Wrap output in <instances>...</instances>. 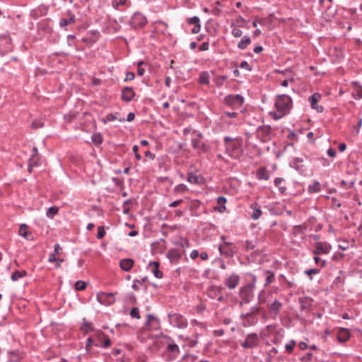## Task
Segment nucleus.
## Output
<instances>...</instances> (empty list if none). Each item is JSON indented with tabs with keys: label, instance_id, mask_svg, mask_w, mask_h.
<instances>
[{
	"label": "nucleus",
	"instance_id": "1",
	"mask_svg": "<svg viewBox=\"0 0 362 362\" xmlns=\"http://www.w3.org/2000/svg\"><path fill=\"white\" fill-rule=\"evenodd\" d=\"M225 153L233 159H239L244 153L243 139L241 137L232 138L226 136L223 138Z\"/></svg>",
	"mask_w": 362,
	"mask_h": 362
},
{
	"label": "nucleus",
	"instance_id": "2",
	"mask_svg": "<svg viewBox=\"0 0 362 362\" xmlns=\"http://www.w3.org/2000/svg\"><path fill=\"white\" fill-rule=\"evenodd\" d=\"M256 281V276L252 275V281L240 288L239 296L240 298V301L239 302V305L240 306L243 304H247L253 300Z\"/></svg>",
	"mask_w": 362,
	"mask_h": 362
},
{
	"label": "nucleus",
	"instance_id": "3",
	"mask_svg": "<svg viewBox=\"0 0 362 362\" xmlns=\"http://www.w3.org/2000/svg\"><path fill=\"white\" fill-rule=\"evenodd\" d=\"M293 101L288 95H278L275 101V107L279 112L288 114L292 108Z\"/></svg>",
	"mask_w": 362,
	"mask_h": 362
},
{
	"label": "nucleus",
	"instance_id": "4",
	"mask_svg": "<svg viewBox=\"0 0 362 362\" xmlns=\"http://www.w3.org/2000/svg\"><path fill=\"white\" fill-rule=\"evenodd\" d=\"M193 136L192 138V146L194 150H197L199 152H202L206 153L209 151L210 146L203 141L202 139H203V134L200 132L194 130L193 131Z\"/></svg>",
	"mask_w": 362,
	"mask_h": 362
},
{
	"label": "nucleus",
	"instance_id": "5",
	"mask_svg": "<svg viewBox=\"0 0 362 362\" xmlns=\"http://www.w3.org/2000/svg\"><path fill=\"white\" fill-rule=\"evenodd\" d=\"M244 98L240 94H230L223 98V103L226 105L233 109L240 108L244 103Z\"/></svg>",
	"mask_w": 362,
	"mask_h": 362
},
{
	"label": "nucleus",
	"instance_id": "6",
	"mask_svg": "<svg viewBox=\"0 0 362 362\" xmlns=\"http://www.w3.org/2000/svg\"><path fill=\"white\" fill-rule=\"evenodd\" d=\"M147 23V18L140 12L134 13L129 21V25L134 30L144 28Z\"/></svg>",
	"mask_w": 362,
	"mask_h": 362
},
{
	"label": "nucleus",
	"instance_id": "7",
	"mask_svg": "<svg viewBox=\"0 0 362 362\" xmlns=\"http://www.w3.org/2000/svg\"><path fill=\"white\" fill-rule=\"evenodd\" d=\"M168 316L170 324L175 327L185 329L188 325L186 317L179 313H169Z\"/></svg>",
	"mask_w": 362,
	"mask_h": 362
},
{
	"label": "nucleus",
	"instance_id": "8",
	"mask_svg": "<svg viewBox=\"0 0 362 362\" xmlns=\"http://www.w3.org/2000/svg\"><path fill=\"white\" fill-rule=\"evenodd\" d=\"M259 344V339L257 333H250L246 335L245 339L240 345L244 349H254Z\"/></svg>",
	"mask_w": 362,
	"mask_h": 362
},
{
	"label": "nucleus",
	"instance_id": "9",
	"mask_svg": "<svg viewBox=\"0 0 362 362\" xmlns=\"http://www.w3.org/2000/svg\"><path fill=\"white\" fill-rule=\"evenodd\" d=\"M218 251L222 256L226 258L233 257L235 253V250L231 242H224V243L219 244Z\"/></svg>",
	"mask_w": 362,
	"mask_h": 362
},
{
	"label": "nucleus",
	"instance_id": "10",
	"mask_svg": "<svg viewBox=\"0 0 362 362\" xmlns=\"http://www.w3.org/2000/svg\"><path fill=\"white\" fill-rule=\"evenodd\" d=\"M290 167L294 168L302 175H307L308 168L303 164V159L301 158H294L289 163Z\"/></svg>",
	"mask_w": 362,
	"mask_h": 362
},
{
	"label": "nucleus",
	"instance_id": "11",
	"mask_svg": "<svg viewBox=\"0 0 362 362\" xmlns=\"http://www.w3.org/2000/svg\"><path fill=\"white\" fill-rule=\"evenodd\" d=\"M96 298L98 302L104 305H110L115 303L114 294L112 293L99 292Z\"/></svg>",
	"mask_w": 362,
	"mask_h": 362
},
{
	"label": "nucleus",
	"instance_id": "12",
	"mask_svg": "<svg viewBox=\"0 0 362 362\" xmlns=\"http://www.w3.org/2000/svg\"><path fill=\"white\" fill-rule=\"evenodd\" d=\"M271 133L272 129L269 125L259 126L257 128V136L263 141L271 139Z\"/></svg>",
	"mask_w": 362,
	"mask_h": 362
},
{
	"label": "nucleus",
	"instance_id": "13",
	"mask_svg": "<svg viewBox=\"0 0 362 362\" xmlns=\"http://www.w3.org/2000/svg\"><path fill=\"white\" fill-rule=\"evenodd\" d=\"M321 94L319 93H315L308 98V101L312 109L315 110L317 112H322L324 110L322 106L317 105V103L321 99Z\"/></svg>",
	"mask_w": 362,
	"mask_h": 362
},
{
	"label": "nucleus",
	"instance_id": "14",
	"mask_svg": "<svg viewBox=\"0 0 362 362\" xmlns=\"http://www.w3.org/2000/svg\"><path fill=\"white\" fill-rule=\"evenodd\" d=\"M240 318L243 320L245 326L255 325L258 321L257 315L250 312L241 313Z\"/></svg>",
	"mask_w": 362,
	"mask_h": 362
},
{
	"label": "nucleus",
	"instance_id": "15",
	"mask_svg": "<svg viewBox=\"0 0 362 362\" xmlns=\"http://www.w3.org/2000/svg\"><path fill=\"white\" fill-rule=\"evenodd\" d=\"M100 37V33L97 30H90L87 33V36L83 37L81 41L88 44L89 45H92L95 43Z\"/></svg>",
	"mask_w": 362,
	"mask_h": 362
},
{
	"label": "nucleus",
	"instance_id": "16",
	"mask_svg": "<svg viewBox=\"0 0 362 362\" xmlns=\"http://www.w3.org/2000/svg\"><path fill=\"white\" fill-rule=\"evenodd\" d=\"M331 250V245L325 242H317L315 243V248L313 254L319 255L322 254H328Z\"/></svg>",
	"mask_w": 362,
	"mask_h": 362
},
{
	"label": "nucleus",
	"instance_id": "17",
	"mask_svg": "<svg viewBox=\"0 0 362 362\" xmlns=\"http://www.w3.org/2000/svg\"><path fill=\"white\" fill-rule=\"evenodd\" d=\"M239 281V276L236 274H232L228 278L226 279L224 284L228 288L232 290L234 289L238 285Z\"/></svg>",
	"mask_w": 362,
	"mask_h": 362
},
{
	"label": "nucleus",
	"instance_id": "18",
	"mask_svg": "<svg viewBox=\"0 0 362 362\" xmlns=\"http://www.w3.org/2000/svg\"><path fill=\"white\" fill-rule=\"evenodd\" d=\"M135 96V92L132 87L126 86L122 88L121 98L127 103H129Z\"/></svg>",
	"mask_w": 362,
	"mask_h": 362
},
{
	"label": "nucleus",
	"instance_id": "19",
	"mask_svg": "<svg viewBox=\"0 0 362 362\" xmlns=\"http://www.w3.org/2000/svg\"><path fill=\"white\" fill-rule=\"evenodd\" d=\"M182 255L178 249H170L167 254V257L171 263L177 264L181 259Z\"/></svg>",
	"mask_w": 362,
	"mask_h": 362
},
{
	"label": "nucleus",
	"instance_id": "20",
	"mask_svg": "<svg viewBox=\"0 0 362 362\" xmlns=\"http://www.w3.org/2000/svg\"><path fill=\"white\" fill-rule=\"evenodd\" d=\"M268 308L273 315V317L275 318L280 313L282 303L279 300L275 299L272 303L268 304Z\"/></svg>",
	"mask_w": 362,
	"mask_h": 362
},
{
	"label": "nucleus",
	"instance_id": "21",
	"mask_svg": "<svg viewBox=\"0 0 362 362\" xmlns=\"http://www.w3.org/2000/svg\"><path fill=\"white\" fill-rule=\"evenodd\" d=\"M250 209L252 211L250 217L253 220H257L262 216L261 206L257 202H253L250 204Z\"/></svg>",
	"mask_w": 362,
	"mask_h": 362
},
{
	"label": "nucleus",
	"instance_id": "22",
	"mask_svg": "<svg viewBox=\"0 0 362 362\" xmlns=\"http://www.w3.org/2000/svg\"><path fill=\"white\" fill-rule=\"evenodd\" d=\"M37 30L42 31L45 34L51 33L52 32V28L49 25V19L46 18L40 21L37 23Z\"/></svg>",
	"mask_w": 362,
	"mask_h": 362
},
{
	"label": "nucleus",
	"instance_id": "23",
	"mask_svg": "<svg viewBox=\"0 0 362 362\" xmlns=\"http://www.w3.org/2000/svg\"><path fill=\"white\" fill-rule=\"evenodd\" d=\"M172 342L168 343L167 345L166 349L168 352L171 354V359H175L180 354L179 346L170 338Z\"/></svg>",
	"mask_w": 362,
	"mask_h": 362
},
{
	"label": "nucleus",
	"instance_id": "24",
	"mask_svg": "<svg viewBox=\"0 0 362 362\" xmlns=\"http://www.w3.org/2000/svg\"><path fill=\"white\" fill-rule=\"evenodd\" d=\"M350 332L346 328H340L337 334V339L341 343L347 341L350 339Z\"/></svg>",
	"mask_w": 362,
	"mask_h": 362
},
{
	"label": "nucleus",
	"instance_id": "25",
	"mask_svg": "<svg viewBox=\"0 0 362 362\" xmlns=\"http://www.w3.org/2000/svg\"><path fill=\"white\" fill-rule=\"evenodd\" d=\"M147 318L148 320L145 324L146 327L153 329H156L159 326L160 320L156 316L151 314H148Z\"/></svg>",
	"mask_w": 362,
	"mask_h": 362
},
{
	"label": "nucleus",
	"instance_id": "26",
	"mask_svg": "<svg viewBox=\"0 0 362 362\" xmlns=\"http://www.w3.org/2000/svg\"><path fill=\"white\" fill-rule=\"evenodd\" d=\"M223 289L222 286H211L207 290V296L211 299H216L220 292H222Z\"/></svg>",
	"mask_w": 362,
	"mask_h": 362
},
{
	"label": "nucleus",
	"instance_id": "27",
	"mask_svg": "<svg viewBox=\"0 0 362 362\" xmlns=\"http://www.w3.org/2000/svg\"><path fill=\"white\" fill-rule=\"evenodd\" d=\"M67 16H69V19L62 18L59 21V26L61 28H64L69 24H72V23H75V21H76L75 15L74 13H72L71 11L69 10L67 11Z\"/></svg>",
	"mask_w": 362,
	"mask_h": 362
},
{
	"label": "nucleus",
	"instance_id": "28",
	"mask_svg": "<svg viewBox=\"0 0 362 362\" xmlns=\"http://www.w3.org/2000/svg\"><path fill=\"white\" fill-rule=\"evenodd\" d=\"M133 259L130 258L123 259L119 262L120 268L125 272H129L134 265Z\"/></svg>",
	"mask_w": 362,
	"mask_h": 362
},
{
	"label": "nucleus",
	"instance_id": "29",
	"mask_svg": "<svg viewBox=\"0 0 362 362\" xmlns=\"http://www.w3.org/2000/svg\"><path fill=\"white\" fill-rule=\"evenodd\" d=\"M148 267H151L152 273L154 274L155 277L158 279L162 278L163 273L159 270V263L158 262H150Z\"/></svg>",
	"mask_w": 362,
	"mask_h": 362
},
{
	"label": "nucleus",
	"instance_id": "30",
	"mask_svg": "<svg viewBox=\"0 0 362 362\" xmlns=\"http://www.w3.org/2000/svg\"><path fill=\"white\" fill-rule=\"evenodd\" d=\"M81 330L84 333L87 334L88 332H93L94 330L93 324L88 321L85 317L82 319V324L81 325Z\"/></svg>",
	"mask_w": 362,
	"mask_h": 362
},
{
	"label": "nucleus",
	"instance_id": "31",
	"mask_svg": "<svg viewBox=\"0 0 362 362\" xmlns=\"http://www.w3.org/2000/svg\"><path fill=\"white\" fill-rule=\"evenodd\" d=\"M27 228L28 226L25 223L21 224L19 228V235L27 240H30L32 233L31 232L27 230Z\"/></svg>",
	"mask_w": 362,
	"mask_h": 362
},
{
	"label": "nucleus",
	"instance_id": "32",
	"mask_svg": "<svg viewBox=\"0 0 362 362\" xmlns=\"http://www.w3.org/2000/svg\"><path fill=\"white\" fill-rule=\"evenodd\" d=\"M320 184L317 180L313 181V182L311 185H310L308 187V192L310 194L317 193L320 192Z\"/></svg>",
	"mask_w": 362,
	"mask_h": 362
},
{
	"label": "nucleus",
	"instance_id": "33",
	"mask_svg": "<svg viewBox=\"0 0 362 362\" xmlns=\"http://www.w3.org/2000/svg\"><path fill=\"white\" fill-rule=\"evenodd\" d=\"M264 274L266 276L264 286H267L273 283L274 281V272L271 270H266L264 271Z\"/></svg>",
	"mask_w": 362,
	"mask_h": 362
},
{
	"label": "nucleus",
	"instance_id": "34",
	"mask_svg": "<svg viewBox=\"0 0 362 362\" xmlns=\"http://www.w3.org/2000/svg\"><path fill=\"white\" fill-rule=\"evenodd\" d=\"M251 39L248 35H245L238 42V47L240 49H245L250 44Z\"/></svg>",
	"mask_w": 362,
	"mask_h": 362
},
{
	"label": "nucleus",
	"instance_id": "35",
	"mask_svg": "<svg viewBox=\"0 0 362 362\" xmlns=\"http://www.w3.org/2000/svg\"><path fill=\"white\" fill-rule=\"evenodd\" d=\"M27 275V272L25 270L18 271L16 270L11 274V279L13 281H16L21 278H23Z\"/></svg>",
	"mask_w": 362,
	"mask_h": 362
},
{
	"label": "nucleus",
	"instance_id": "36",
	"mask_svg": "<svg viewBox=\"0 0 362 362\" xmlns=\"http://www.w3.org/2000/svg\"><path fill=\"white\" fill-rule=\"evenodd\" d=\"M209 78V74L207 71H202L199 74V82L201 84L209 85L210 83Z\"/></svg>",
	"mask_w": 362,
	"mask_h": 362
},
{
	"label": "nucleus",
	"instance_id": "37",
	"mask_svg": "<svg viewBox=\"0 0 362 362\" xmlns=\"http://www.w3.org/2000/svg\"><path fill=\"white\" fill-rule=\"evenodd\" d=\"M284 181L282 177H276L274 179V185L279 188V191L281 194H284L286 191V187L284 186H281V183Z\"/></svg>",
	"mask_w": 362,
	"mask_h": 362
},
{
	"label": "nucleus",
	"instance_id": "38",
	"mask_svg": "<svg viewBox=\"0 0 362 362\" xmlns=\"http://www.w3.org/2000/svg\"><path fill=\"white\" fill-rule=\"evenodd\" d=\"M187 181L192 184H200L202 182L200 181V177L197 175H194L193 173L190 172L188 173Z\"/></svg>",
	"mask_w": 362,
	"mask_h": 362
},
{
	"label": "nucleus",
	"instance_id": "39",
	"mask_svg": "<svg viewBox=\"0 0 362 362\" xmlns=\"http://www.w3.org/2000/svg\"><path fill=\"white\" fill-rule=\"evenodd\" d=\"M227 78L228 77L226 75L216 76L214 78V83L217 87H221Z\"/></svg>",
	"mask_w": 362,
	"mask_h": 362
},
{
	"label": "nucleus",
	"instance_id": "40",
	"mask_svg": "<svg viewBox=\"0 0 362 362\" xmlns=\"http://www.w3.org/2000/svg\"><path fill=\"white\" fill-rule=\"evenodd\" d=\"M257 240H246L245 241V249L247 252H249V251H251V250H253L256 245H257Z\"/></svg>",
	"mask_w": 362,
	"mask_h": 362
},
{
	"label": "nucleus",
	"instance_id": "41",
	"mask_svg": "<svg viewBox=\"0 0 362 362\" xmlns=\"http://www.w3.org/2000/svg\"><path fill=\"white\" fill-rule=\"evenodd\" d=\"M59 212V208L56 206H51L47 209L46 216L48 218H53Z\"/></svg>",
	"mask_w": 362,
	"mask_h": 362
},
{
	"label": "nucleus",
	"instance_id": "42",
	"mask_svg": "<svg viewBox=\"0 0 362 362\" xmlns=\"http://www.w3.org/2000/svg\"><path fill=\"white\" fill-rule=\"evenodd\" d=\"M147 280H148V277L147 276H144L141 279H135L133 281V284L132 286V288L134 291H139V284L141 285L143 283L146 282Z\"/></svg>",
	"mask_w": 362,
	"mask_h": 362
},
{
	"label": "nucleus",
	"instance_id": "43",
	"mask_svg": "<svg viewBox=\"0 0 362 362\" xmlns=\"http://www.w3.org/2000/svg\"><path fill=\"white\" fill-rule=\"evenodd\" d=\"M115 120H119V122H124L125 119L123 118V119H118L117 117L116 116V115H114V114H108L106 115L105 118L103 119V122L104 123H107V122H113Z\"/></svg>",
	"mask_w": 362,
	"mask_h": 362
},
{
	"label": "nucleus",
	"instance_id": "44",
	"mask_svg": "<svg viewBox=\"0 0 362 362\" xmlns=\"http://www.w3.org/2000/svg\"><path fill=\"white\" fill-rule=\"evenodd\" d=\"M296 344V342L293 339H291V341H289V342L286 344V345H285L286 351L288 354H292L294 350Z\"/></svg>",
	"mask_w": 362,
	"mask_h": 362
},
{
	"label": "nucleus",
	"instance_id": "45",
	"mask_svg": "<svg viewBox=\"0 0 362 362\" xmlns=\"http://www.w3.org/2000/svg\"><path fill=\"white\" fill-rule=\"evenodd\" d=\"M353 97L356 100H360L362 98V87L356 86L353 92Z\"/></svg>",
	"mask_w": 362,
	"mask_h": 362
},
{
	"label": "nucleus",
	"instance_id": "46",
	"mask_svg": "<svg viewBox=\"0 0 362 362\" xmlns=\"http://www.w3.org/2000/svg\"><path fill=\"white\" fill-rule=\"evenodd\" d=\"M174 191L177 193H184L188 191V188L185 184H179L175 187Z\"/></svg>",
	"mask_w": 362,
	"mask_h": 362
},
{
	"label": "nucleus",
	"instance_id": "47",
	"mask_svg": "<svg viewBox=\"0 0 362 362\" xmlns=\"http://www.w3.org/2000/svg\"><path fill=\"white\" fill-rule=\"evenodd\" d=\"M145 64V62L144 61H139L137 63V74L139 76H142L145 73V69L143 68V65Z\"/></svg>",
	"mask_w": 362,
	"mask_h": 362
},
{
	"label": "nucleus",
	"instance_id": "48",
	"mask_svg": "<svg viewBox=\"0 0 362 362\" xmlns=\"http://www.w3.org/2000/svg\"><path fill=\"white\" fill-rule=\"evenodd\" d=\"M86 288V284L85 281L78 280L75 283V289L76 291H83Z\"/></svg>",
	"mask_w": 362,
	"mask_h": 362
},
{
	"label": "nucleus",
	"instance_id": "49",
	"mask_svg": "<svg viewBox=\"0 0 362 362\" xmlns=\"http://www.w3.org/2000/svg\"><path fill=\"white\" fill-rule=\"evenodd\" d=\"M130 316L132 318L139 319L140 314H139V309L137 307L133 308L130 311Z\"/></svg>",
	"mask_w": 362,
	"mask_h": 362
},
{
	"label": "nucleus",
	"instance_id": "50",
	"mask_svg": "<svg viewBox=\"0 0 362 362\" xmlns=\"http://www.w3.org/2000/svg\"><path fill=\"white\" fill-rule=\"evenodd\" d=\"M127 0H113L112 1V6L115 8L118 9L119 6H124L126 4Z\"/></svg>",
	"mask_w": 362,
	"mask_h": 362
},
{
	"label": "nucleus",
	"instance_id": "51",
	"mask_svg": "<svg viewBox=\"0 0 362 362\" xmlns=\"http://www.w3.org/2000/svg\"><path fill=\"white\" fill-rule=\"evenodd\" d=\"M313 355L311 352L307 353L305 356L300 358V362H310L313 359Z\"/></svg>",
	"mask_w": 362,
	"mask_h": 362
},
{
	"label": "nucleus",
	"instance_id": "52",
	"mask_svg": "<svg viewBox=\"0 0 362 362\" xmlns=\"http://www.w3.org/2000/svg\"><path fill=\"white\" fill-rule=\"evenodd\" d=\"M187 23L189 25H194L198 24L200 23V20L199 17L197 16H193L192 18H189L187 19Z\"/></svg>",
	"mask_w": 362,
	"mask_h": 362
},
{
	"label": "nucleus",
	"instance_id": "53",
	"mask_svg": "<svg viewBox=\"0 0 362 362\" xmlns=\"http://www.w3.org/2000/svg\"><path fill=\"white\" fill-rule=\"evenodd\" d=\"M43 127V122L41 121V119H35L31 123V128L33 129H37Z\"/></svg>",
	"mask_w": 362,
	"mask_h": 362
},
{
	"label": "nucleus",
	"instance_id": "54",
	"mask_svg": "<svg viewBox=\"0 0 362 362\" xmlns=\"http://www.w3.org/2000/svg\"><path fill=\"white\" fill-rule=\"evenodd\" d=\"M156 23L161 27V32L163 33H165L168 27V24L163 21H156Z\"/></svg>",
	"mask_w": 362,
	"mask_h": 362
},
{
	"label": "nucleus",
	"instance_id": "55",
	"mask_svg": "<svg viewBox=\"0 0 362 362\" xmlns=\"http://www.w3.org/2000/svg\"><path fill=\"white\" fill-rule=\"evenodd\" d=\"M261 310L262 308L259 305H255L250 308L249 312L258 315L260 313Z\"/></svg>",
	"mask_w": 362,
	"mask_h": 362
},
{
	"label": "nucleus",
	"instance_id": "56",
	"mask_svg": "<svg viewBox=\"0 0 362 362\" xmlns=\"http://www.w3.org/2000/svg\"><path fill=\"white\" fill-rule=\"evenodd\" d=\"M314 261L317 264H320L321 267H325L326 266V261L322 259L320 257L317 255L314 257Z\"/></svg>",
	"mask_w": 362,
	"mask_h": 362
},
{
	"label": "nucleus",
	"instance_id": "57",
	"mask_svg": "<svg viewBox=\"0 0 362 362\" xmlns=\"http://www.w3.org/2000/svg\"><path fill=\"white\" fill-rule=\"evenodd\" d=\"M105 235V231L104 230L103 226H99L98 228V233H97V238L98 239H102Z\"/></svg>",
	"mask_w": 362,
	"mask_h": 362
},
{
	"label": "nucleus",
	"instance_id": "58",
	"mask_svg": "<svg viewBox=\"0 0 362 362\" xmlns=\"http://www.w3.org/2000/svg\"><path fill=\"white\" fill-rule=\"evenodd\" d=\"M354 185H355V182L354 180L351 181L349 183H347L345 180H341L340 182V186L341 187H346V188H352V187H354Z\"/></svg>",
	"mask_w": 362,
	"mask_h": 362
},
{
	"label": "nucleus",
	"instance_id": "59",
	"mask_svg": "<svg viewBox=\"0 0 362 362\" xmlns=\"http://www.w3.org/2000/svg\"><path fill=\"white\" fill-rule=\"evenodd\" d=\"M92 140L95 144H100L103 142V138L100 134L93 135Z\"/></svg>",
	"mask_w": 362,
	"mask_h": 362
},
{
	"label": "nucleus",
	"instance_id": "60",
	"mask_svg": "<svg viewBox=\"0 0 362 362\" xmlns=\"http://www.w3.org/2000/svg\"><path fill=\"white\" fill-rule=\"evenodd\" d=\"M231 33L235 37H239L243 35V31L238 28H234Z\"/></svg>",
	"mask_w": 362,
	"mask_h": 362
},
{
	"label": "nucleus",
	"instance_id": "61",
	"mask_svg": "<svg viewBox=\"0 0 362 362\" xmlns=\"http://www.w3.org/2000/svg\"><path fill=\"white\" fill-rule=\"evenodd\" d=\"M132 202L131 199H127L123 203V213L128 214L129 211V208L128 207V204Z\"/></svg>",
	"mask_w": 362,
	"mask_h": 362
},
{
	"label": "nucleus",
	"instance_id": "62",
	"mask_svg": "<svg viewBox=\"0 0 362 362\" xmlns=\"http://www.w3.org/2000/svg\"><path fill=\"white\" fill-rule=\"evenodd\" d=\"M241 69H245L247 71H252V67L251 66L248 64L247 62L246 61H243L240 66H239Z\"/></svg>",
	"mask_w": 362,
	"mask_h": 362
},
{
	"label": "nucleus",
	"instance_id": "63",
	"mask_svg": "<svg viewBox=\"0 0 362 362\" xmlns=\"http://www.w3.org/2000/svg\"><path fill=\"white\" fill-rule=\"evenodd\" d=\"M132 151L134 153L135 158L137 160H140L141 159V155L138 153L139 146L137 145H134L132 148Z\"/></svg>",
	"mask_w": 362,
	"mask_h": 362
},
{
	"label": "nucleus",
	"instance_id": "64",
	"mask_svg": "<svg viewBox=\"0 0 362 362\" xmlns=\"http://www.w3.org/2000/svg\"><path fill=\"white\" fill-rule=\"evenodd\" d=\"M223 115L229 118H235L238 115V113L236 112L225 111Z\"/></svg>",
	"mask_w": 362,
	"mask_h": 362
}]
</instances>
